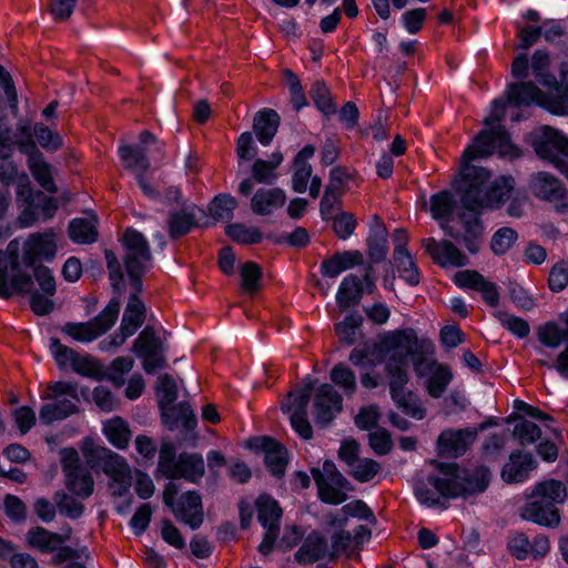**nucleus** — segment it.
Listing matches in <instances>:
<instances>
[{
    "label": "nucleus",
    "mask_w": 568,
    "mask_h": 568,
    "mask_svg": "<svg viewBox=\"0 0 568 568\" xmlns=\"http://www.w3.org/2000/svg\"><path fill=\"white\" fill-rule=\"evenodd\" d=\"M470 162L463 158L459 181L454 183V187L460 195L463 209L483 220L484 210H498L504 206L515 189V179L509 174H501L489 183L491 171Z\"/></svg>",
    "instance_id": "obj_1"
},
{
    "label": "nucleus",
    "mask_w": 568,
    "mask_h": 568,
    "mask_svg": "<svg viewBox=\"0 0 568 568\" xmlns=\"http://www.w3.org/2000/svg\"><path fill=\"white\" fill-rule=\"evenodd\" d=\"M509 105L508 95L495 98L490 102V113L483 121L485 129L474 138L473 145L467 146L463 158L467 161L487 159L497 154L499 159L515 161L523 156L519 145L515 144L509 130L501 124Z\"/></svg>",
    "instance_id": "obj_2"
},
{
    "label": "nucleus",
    "mask_w": 568,
    "mask_h": 568,
    "mask_svg": "<svg viewBox=\"0 0 568 568\" xmlns=\"http://www.w3.org/2000/svg\"><path fill=\"white\" fill-rule=\"evenodd\" d=\"M430 464L443 477L429 474L426 477L427 484L445 499H467L486 491L489 487L491 471L486 465H479L470 470L456 462L433 459Z\"/></svg>",
    "instance_id": "obj_3"
},
{
    "label": "nucleus",
    "mask_w": 568,
    "mask_h": 568,
    "mask_svg": "<svg viewBox=\"0 0 568 568\" xmlns=\"http://www.w3.org/2000/svg\"><path fill=\"white\" fill-rule=\"evenodd\" d=\"M432 352H420L419 346H416L417 351L410 353L407 348H399L397 352L393 351V355L389 361L385 364V372L388 377L389 395L394 404L403 414L415 418L416 420H423L426 417V408L422 405L418 395L408 389L406 386L409 382V375L406 369L408 358L415 355H434L435 345L432 342Z\"/></svg>",
    "instance_id": "obj_4"
},
{
    "label": "nucleus",
    "mask_w": 568,
    "mask_h": 568,
    "mask_svg": "<svg viewBox=\"0 0 568 568\" xmlns=\"http://www.w3.org/2000/svg\"><path fill=\"white\" fill-rule=\"evenodd\" d=\"M566 497V485L561 480L550 478L539 481L521 507L520 517L542 527L556 528L561 520L557 505L564 504Z\"/></svg>",
    "instance_id": "obj_5"
},
{
    "label": "nucleus",
    "mask_w": 568,
    "mask_h": 568,
    "mask_svg": "<svg viewBox=\"0 0 568 568\" xmlns=\"http://www.w3.org/2000/svg\"><path fill=\"white\" fill-rule=\"evenodd\" d=\"M121 243L124 248L123 266L132 290L130 294L141 297L143 278L151 270L153 260L149 241L142 232L129 226L123 232Z\"/></svg>",
    "instance_id": "obj_6"
},
{
    "label": "nucleus",
    "mask_w": 568,
    "mask_h": 568,
    "mask_svg": "<svg viewBox=\"0 0 568 568\" xmlns=\"http://www.w3.org/2000/svg\"><path fill=\"white\" fill-rule=\"evenodd\" d=\"M536 156L568 181V135L550 125H541L528 136Z\"/></svg>",
    "instance_id": "obj_7"
},
{
    "label": "nucleus",
    "mask_w": 568,
    "mask_h": 568,
    "mask_svg": "<svg viewBox=\"0 0 568 568\" xmlns=\"http://www.w3.org/2000/svg\"><path fill=\"white\" fill-rule=\"evenodd\" d=\"M104 260L113 296L105 307L91 318L94 326L101 332V336L110 331L116 323L121 310V296L126 291L124 272L116 254L112 250L106 248L104 251Z\"/></svg>",
    "instance_id": "obj_8"
},
{
    "label": "nucleus",
    "mask_w": 568,
    "mask_h": 568,
    "mask_svg": "<svg viewBox=\"0 0 568 568\" xmlns=\"http://www.w3.org/2000/svg\"><path fill=\"white\" fill-rule=\"evenodd\" d=\"M179 486L172 481L165 485L163 503L169 507L174 518L187 525L192 530L199 529L204 521L202 496L199 490H186L180 495Z\"/></svg>",
    "instance_id": "obj_9"
},
{
    "label": "nucleus",
    "mask_w": 568,
    "mask_h": 568,
    "mask_svg": "<svg viewBox=\"0 0 568 568\" xmlns=\"http://www.w3.org/2000/svg\"><path fill=\"white\" fill-rule=\"evenodd\" d=\"M88 463L103 462V471L110 478L111 495L114 498L130 494L132 486L131 468L126 459L118 453L106 448L94 447L83 450Z\"/></svg>",
    "instance_id": "obj_10"
},
{
    "label": "nucleus",
    "mask_w": 568,
    "mask_h": 568,
    "mask_svg": "<svg viewBox=\"0 0 568 568\" xmlns=\"http://www.w3.org/2000/svg\"><path fill=\"white\" fill-rule=\"evenodd\" d=\"M311 474L317 486L318 499L326 505L343 504L347 499V491L353 490L352 484L331 459L324 460L322 470L312 467Z\"/></svg>",
    "instance_id": "obj_11"
},
{
    "label": "nucleus",
    "mask_w": 568,
    "mask_h": 568,
    "mask_svg": "<svg viewBox=\"0 0 568 568\" xmlns=\"http://www.w3.org/2000/svg\"><path fill=\"white\" fill-rule=\"evenodd\" d=\"M214 223L206 211L197 204L184 200L179 209L170 210L166 219V232L171 241L189 235L194 229H209Z\"/></svg>",
    "instance_id": "obj_12"
},
{
    "label": "nucleus",
    "mask_w": 568,
    "mask_h": 568,
    "mask_svg": "<svg viewBox=\"0 0 568 568\" xmlns=\"http://www.w3.org/2000/svg\"><path fill=\"white\" fill-rule=\"evenodd\" d=\"M432 339L428 337H418L417 332L412 328H398L381 336L377 343L368 344L369 356H374L376 363L384 362L386 355L392 351L407 348L410 353L417 351L432 352Z\"/></svg>",
    "instance_id": "obj_13"
},
{
    "label": "nucleus",
    "mask_w": 568,
    "mask_h": 568,
    "mask_svg": "<svg viewBox=\"0 0 568 568\" xmlns=\"http://www.w3.org/2000/svg\"><path fill=\"white\" fill-rule=\"evenodd\" d=\"M55 234L52 230L31 234L22 248V263L36 275L38 267H47L42 262H51L57 255Z\"/></svg>",
    "instance_id": "obj_14"
},
{
    "label": "nucleus",
    "mask_w": 568,
    "mask_h": 568,
    "mask_svg": "<svg viewBox=\"0 0 568 568\" xmlns=\"http://www.w3.org/2000/svg\"><path fill=\"white\" fill-rule=\"evenodd\" d=\"M457 216L463 224L464 232L456 230L448 222H440V227L446 236L463 243L467 252L475 255L480 250V241L485 232L484 222L464 209L458 212Z\"/></svg>",
    "instance_id": "obj_15"
},
{
    "label": "nucleus",
    "mask_w": 568,
    "mask_h": 568,
    "mask_svg": "<svg viewBox=\"0 0 568 568\" xmlns=\"http://www.w3.org/2000/svg\"><path fill=\"white\" fill-rule=\"evenodd\" d=\"M477 437V429L446 428L442 430L435 443L437 456L445 459H456L464 456Z\"/></svg>",
    "instance_id": "obj_16"
},
{
    "label": "nucleus",
    "mask_w": 568,
    "mask_h": 568,
    "mask_svg": "<svg viewBox=\"0 0 568 568\" xmlns=\"http://www.w3.org/2000/svg\"><path fill=\"white\" fill-rule=\"evenodd\" d=\"M314 422L320 429H326L343 410V396L332 384H321L313 402Z\"/></svg>",
    "instance_id": "obj_17"
},
{
    "label": "nucleus",
    "mask_w": 568,
    "mask_h": 568,
    "mask_svg": "<svg viewBox=\"0 0 568 568\" xmlns=\"http://www.w3.org/2000/svg\"><path fill=\"white\" fill-rule=\"evenodd\" d=\"M248 447L264 454V464L275 478H282L288 464L287 448L271 436H257L248 440Z\"/></svg>",
    "instance_id": "obj_18"
},
{
    "label": "nucleus",
    "mask_w": 568,
    "mask_h": 568,
    "mask_svg": "<svg viewBox=\"0 0 568 568\" xmlns=\"http://www.w3.org/2000/svg\"><path fill=\"white\" fill-rule=\"evenodd\" d=\"M34 278L40 291L33 288L28 295L29 307L36 316H48L55 307L54 301L51 298L57 293L55 278L49 267H38Z\"/></svg>",
    "instance_id": "obj_19"
},
{
    "label": "nucleus",
    "mask_w": 568,
    "mask_h": 568,
    "mask_svg": "<svg viewBox=\"0 0 568 568\" xmlns=\"http://www.w3.org/2000/svg\"><path fill=\"white\" fill-rule=\"evenodd\" d=\"M507 550L513 558L519 561L539 560L549 552L550 544L545 535H537L530 540L527 534L513 531L507 538Z\"/></svg>",
    "instance_id": "obj_20"
},
{
    "label": "nucleus",
    "mask_w": 568,
    "mask_h": 568,
    "mask_svg": "<svg viewBox=\"0 0 568 568\" xmlns=\"http://www.w3.org/2000/svg\"><path fill=\"white\" fill-rule=\"evenodd\" d=\"M537 467L538 463L530 452L516 448L510 452L508 460L501 467L500 477L507 485L523 484Z\"/></svg>",
    "instance_id": "obj_21"
},
{
    "label": "nucleus",
    "mask_w": 568,
    "mask_h": 568,
    "mask_svg": "<svg viewBox=\"0 0 568 568\" xmlns=\"http://www.w3.org/2000/svg\"><path fill=\"white\" fill-rule=\"evenodd\" d=\"M425 250L433 262L443 267H464L469 263L468 257L452 241H437L434 237L425 240Z\"/></svg>",
    "instance_id": "obj_22"
},
{
    "label": "nucleus",
    "mask_w": 568,
    "mask_h": 568,
    "mask_svg": "<svg viewBox=\"0 0 568 568\" xmlns=\"http://www.w3.org/2000/svg\"><path fill=\"white\" fill-rule=\"evenodd\" d=\"M34 274L24 272L22 266L0 271V298L28 296L34 288Z\"/></svg>",
    "instance_id": "obj_23"
},
{
    "label": "nucleus",
    "mask_w": 568,
    "mask_h": 568,
    "mask_svg": "<svg viewBox=\"0 0 568 568\" xmlns=\"http://www.w3.org/2000/svg\"><path fill=\"white\" fill-rule=\"evenodd\" d=\"M366 246L369 263L386 262L389 252L388 231L384 221L377 214H374L369 221Z\"/></svg>",
    "instance_id": "obj_24"
},
{
    "label": "nucleus",
    "mask_w": 568,
    "mask_h": 568,
    "mask_svg": "<svg viewBox=\"0 0 568 568\" xmlns=\"http://www.w3.org/2000/svg\"><path fill=\"white\" fill-rule=\"evenodd\" d=\"M506 95L510 106L523 108L540 105L547 110V98L535 82L519 81L510 82L506 85Z\"/></svg>",
    "instance_id": "obj_25"
},
{
    "label": "nucleus",
    "mask_w": 568,
    "mask_h": 568,
    "mask_svg": "<svg viewBox=\"0 0 568 568\" xmlns=\"http://www.w3.org/2000/svg\"><path fill=\"white\" fill-rule=\"evenodd\" d=\"M528 186L535 197L546 202L564 200L567 195V189L561 181L547 171L532 173Z\"/></svg>",
    "instance_id": "obj_26"
},
{
    "label": "nucleus",
    "mask_w": 568,
    "mask_h": 568,
    "mask_svg": "<svg viewBox=\"0 0 568 568\" xmlns=\"http://www.w3.org/2000/svg\"><path fill=\"white\" fill-rule=\"evenodd\" d=\"M161 420L168 430L174 432L181 428L185 433L192 432L196 438L197 418L187 402L183 400L161 410Z\"/></svg>",
    "instance_id": "obj_27"
},
{
    "label": "nucleus",
    "mask_w": 568,
    "mask_h": 568,
    "mask_svg": "<svg viewBox=\"0 0 568 568\" xmlns=\"http://www.w3.org/2000/svg\"><path fill=\"white\" fill-rule=\"evenodd\" d=\"M328 557V542L320 530H312L304 536L302 545L294 554L295 561L308 566Z\"/></svg>",
    "instance_id": "obj_28"
},
{
    "label": "nucleus",
    "mask_w": 568,
    "mask_h": 568,
    "mask_svg": "<svg viewBox=\"0 0 568 568\" xmlns=\"http://www.w3.org/2000/svg\"><path fill=\"white\" fill-rule=\"evenodd\" d=\"M363 263L364 256L358 250L336 252L321 262L320 272L325 278H336L343 272L361 266Z\"/></svg>",
    "instance_id": "obj_29"
},
{
    "label": "nucleus",
    "mask_w": 568,
    "mask_h": 568,
    "mask_svg": "<svg viewBox=\"0 0 568 568\" xmlns=\"http://www.w3.org/2000/svg\"><path fill=\"white\" fill-rule=\"evenodd\" d=\"M286 203V193L281 187H260L251 197V210L254 214L266 216L282 209Z\"/></svg>",
    "instance_id": "obj_30"
},
{
    "label": "nucleus",
    "mask_w": 568,
    "mask_h": 568,
    "mask_svg": "<svg viewBox=\"0 0 568 568\" xmlns=\"http://www.w3.org/2000/svg\"><path fill=\"white\" fill-rule=\"evenodd\" d=\"M72 529L70 526L67 527L63 534L50 531L41 526H36L27 532L28 544L39 549L43 554L53 552L59 545L64 544L70 539Z\"/></svg>",
    "instance_id": "obj_31"
},
{
    "label": "nucleus",
    "mask_w": 568,
    "mask_h": 568,
    "mask_svg": "<svg viewBox=\"0 0 568 568\" xmlns=\"http://www.w3.org/2000/svg\"><path fill=\"white\" fill-rule=\"evenodd\" d=\"M281 124V116L271 108L260 109L253 118V131L257 141L267 146L272 143Z\"/></svg>",
    "instance_id": "obj_32"
},
{
    "label": "nucleus",
    "mask_w": 568,
    "mask_h": 568,
    "mask_svg": "<svg viewBox=\"0 0 568 568\" xmlns=\"http://www.w3.org/2000/svg\"><path fill=\"white\" fill-rule=\"evenodd\" d=\"M364 296V285L356 274L349 273L342 280L335 295L341 312L359 305Z\"/></svg>",
    "instance_id": "obj_33"
},
{
    "label": "nucleus",
    "mask_w": 568,
    "mask_h": 568,
    "mask_svg": "<svg viewBox=\"0 0 568 568\" xmlns=\"http://www.w3.org/2000/svg\"><path fill=\"white\" fill-rule=\"evenodd\" d=\"M205 474V464L200 453L182 452L179 454L174 479L183 478L189 483L199 484Z\"/></svg>",
    "instance_id": "obj_34"
},
{
    "label": "nucleus",
    "mask_w": 568,
    "mask_h": 568,
    "mask_svg": "<svg viewBox=\"0 0 568 568\" xmlns=\"http://www.w3.org/2000/svg\"><path fill=\"white\" fill-rule=\"evenodd\" d=\"M428 377L425 383L427 394L435 399L440 398L452 383L454 375L450 367L432 361L427 364Z\"/></svg>",
    "instance_id": "obj_35"
},
{
    "label": "nucleus",
    "mask_w": 568,
    "mask_h": 568,
    "mask_svg": "<svg viewBox=\"0 0 568 568\" xmlns=\"http://www.w3.org/2000/svg\"><path fill=\"white\" fill-rule=\"evenodd\" d=\"M145 320V303L141 297H136L135 294H130L120 324L122 326V331L135 334L142 327Z\"/></svg>",
    "instance_id": "obj_36"
},
{
    "label": "nucleus",
    "mask_w": 568,
    "mask_h": 568,
    "mask_svg": "<svg viewBox=\"0 0 568 568\" xmlns=\"http://www.w3.org/2000/svg\"><path fill=\"white\" fill-rule=\"evenodd\" d=\"M239 206V201L230 193H217L210 201L207 212L211 222H230L234 219V212Z\"/></svg>",
    "instance_id": "obj_37"
},
{
    "label": "nucleus",
    "mask_w": 568,
    "mask_h": 568,
    "mask_svg": "<svg viewBox=\"0 0 568 568\" xmlns=\"http://www.w3.org/2000/svg\"><path fill=\"white\" fill-rule=\"evenodd\" d=\"M364 324V317L353 310L344 318L334 324V332L343 345L352 346L356 343L357 334Z\"/></svg>",
    "instance_id": "obj_38"
},
{
    "label": "nucleus",
    "mask_w": 568,
    "mask_h": 568,
    "mask_svg": "<svg viewBox=\"0 0 568 568\" xmlns=\"http://www.w3.org/2000/svg\"><path fill=\"white\" fill-rule=\"evenodd\" d=\"M257 520L263 528L281 527L283 510L280 503L270 495H260L256 499Z\"/></svg>",
    "instance_id": "obj_39"
},
{
    "label": "nucleus",
    "mask_w": 568,
    "mask_h": 568,
    "mask_svg": "<svg viewBox=\"0 0 568 568\" xmlns=\"http://www.w3.org/2000/svg\"><path fill=\"white\" fill-rule=\"evenodd\" d=\"M68 236L75 244L90 245L98 241L99 231L93 221L74 217L69 222Z\"/></svg>",
    "instance_id": "obj_40"
},
{
    "label": "nucleus",
    "mask_w": 568,
    "mask_h": 568,
    "mask_svg": "<svg viewBox=\"0 0 568 568\" xmlns=\"http://www.w3.org/2000/svg\"><path fill=\"white\" fill-rule=\"evenodd\" d=\"M559 94H550L547 98V111L554 115H568V61H561L559 64Z\"/></svg>",
    "instance_id": "obj_41"
},
{
    "label": "nucleus",
    "mask_w": 568,
    "mask_h": 568,
    "mask_svg": "<svg viewBox=\"0 0 568 568\" xmlns=\"http://www.w3.org/2000/svg\"><path fill=\"white\" fill-rule=\"evenodd\" d=\"M432 217L439 222H449L457 206V202L450 190H440L429 199Z\"/></svg>",
    "instance_id": "obj_42"
},
{
    "label": "nucleus",
    "mask_w": 568,
    "mask_h": 568,
    "mask_svg": "<svg viewBox=\"0 0 568 568\" xmlns=\"http://www.w3.org/2000/svg\"><path fill=\"white\" fill-rule=\"evenodd\" d=\"M240 285L244 293L253 296L263 287V268L254 262L247 261L240 266Z\"/></svg>",
    "instance_id": "obj_43"
},
{
    "label": "nucleus",
    "mask_w": 568,
    "mask_h": 568,
    "mask_svg": "<svg viewBox=\"0 0 568 568\" xmlns=\"http://www.w3.org/2000/svg\"><path fill=\"white\" fill-rule=\"evenodd\" d=\"M118 154L128 170H139V173H146L151 168L146 150L134 144H123L118 149Z\"/></svg>",
    "instance_id": "obj_44"
},
{
    "label": "nucleus",
    "mask_w": 568,
    "mask_h": 568,
    "mask_svg": "<svg viewBox=\"0 0 568 568\" xmlns=\"http://www.w3.org/2000/svg\"><path fill=\"white\" fill-rule=\"evenodd\" d=\"M224 233L240 245H256L264 240V234L257 226H247L241 222L229 223Z\"/></svg>",
    "instance_id": "obj_45"
},
{
    "label": "nucleus",
    "mask_w": 568,
    "mask_h": 568,
    "mask_svg": "<svg viewBox=\"0 0 568 568\" xmlns=\"http://www.w3.org/2000/svg\"><path fill=\"white\" fill-rule=\"evenodd\" d=\"M310 97L316 110L326 119H329V116L337 112L336 103L334 102L329 88L324 80H316L312 83Z\"/></svg>",
    "instance_id": "obj_46"
},
{
    "label": "nucleus",
    "mask_w": 568,
    "mask_h": 568,
    "mask_svg": "<svg viewBox=\"0 0 568 568\" xmlns=\"http://www.w3.org/2000/svg\"><path fill=\"white\" fill-rule=\"evenodd\" d=\"M103 434L108 442L118 449L126 448L131 437L128 423L119 416L113 417L103 425Z\"/></svg>",
    "instance_id": "obj_47"
},
{
    "label": "nucleus",
    "mask_w": 568,
    "mask_h": 568,
    "mask_svg": "<svg viewBox=\"0 0 568 568\" xmlns=\"http://www.w3.org/2000/svg\"><path fill=\"white\" fill-rule=\"evenodd\" d=\"M329 378L347 397L354 396L357 390L356 375L345 363L334 365Z\"/></svg>",
    "instance_id": "obj_48"
},
{
    "label": "nucleus",
    "mask_w": 568,
    "mask_h": 568,
    "mask_svg": "<svg viewBox=\"0 0 568 568\" xmlns=\"http://www.w3.org/2000/svg\"><path fill=\"white\" fill-rule=\"evenodd\" d=\"M62 332L80 343H90L101 336V332L98 331L91 320L87 322H67Z\"/></svg>",
    "instance_id": "obj_49"
},
{
    "label": "nucleus",
    "mask_w": 568,
    "mask_h": 568,
    "mask_svg": "<svg viewBox=\"0 0 568 568\" xmlns=\"http://www.w3.org/2000/svg\"><path fill=\"white\" fill-rule=\"evenodd\" d=\"M75 478L65 477V486L68 490L82 498H89L94 490V479L92 474L85 468H82V471H75Z\"/></svg>",
    "instance_id": "obj_50"
},
{
    "label": "nucleus",
    "mask_w": 568,
    "mask_h": 568,
    "mask_svg": "<svg viewBox=\"0 0 568 568\" xmlns=\"http://www.w3.org/2000/svg\"><path fill=\"white\" fill-rule=\"evenodd\" d=\"M494 315L500 325L515 337L524 339L529 336L530 325L525 318L510 314L506 311H497Z\"/></svg>",
    "instance_id": "obj_51"
},
{
    "label": "nucleus",
    "mask_w": 568,
    "mask_h": 568,
    "mask_svg": "<svg viewBox=\"0 0 568 568\" xmlns=\"http://www.w3.org/2000/svg\"><path fill=\"white\" fill-rule=\"evenodd\" d=\"M33 134L37 143L48 152H57L63 146L64 141L62 135L41 122L34 123Z\"/></svg>",
    "instance_id": "obj_52"
},
{
    "label": "nucleus",
    "mask_w": 568,
    "mask_h": 568,
    "mask_svg": "<svg viewBox=\"0 0 568 568\" xmlns=\"http://www.w3.org/2000/svg\"><path fill=\"white\" fill-rule=\"evenodd\" d=\"M33 179L48 192H55L57 185L52 175V166L41 156L27 164Z\"/></svg>",
    "instance_id": "obj_53"
},
{
    "label": "nucleus",
    "mask_w": 568,
    "mask_h": 568,
    "mask_svg": "<svg viewBox=\"0 0 568 568\" xmlns=\"http://www.w3.org/2000/svg\"><path fill=\"white\" fill-rule=\"evenodd\" d=\"M541 428L536 423L526 418H521V422L516 423L513 429V438L521 447L536 444L541 439Z\"/></svg>",
    "instance_id": "obj_54"
},
{
    "label": "nucleus",
    "mask_w": 568,
    "mask_h": 568,
    "mask_svg": "<svg viewBox=\"0 0 568 568\" xmlns=\"http://www.w3.org/2000/svg\"><path fill=\"white\" fill-rule=\"evenodd\" d=\"M518 233L509 226L499 227L491 236L490 248L496 256L505 255L517 242Z\"/></svg>",
    "instance_id": "obj_55"
},
{
    "label": "nucleus",
    "mask_w": 568,
    "mask_h": 568,
    "mask_svg": "<svg viewBox=\"0 0 568 568\" xmlns=\"http://www.w3.org/2000/svg\"><path fill=\"white\" fill-rule=\"evenodd\" d=\"M71 368L74 373L84 377L95 379L103 378L102 364L91 356H82L75 352V356H73Z\"/></svg>",
    "instance_id": "obj_56"
},
{
    "label": "nucleus",
    "mask_w": 568,
    "mask_h": 568,
    "mask_svg": "<svg viewBox=\"0 0 568 568\" xmlns=\"http://www.w3.org/2000/svg\"><path fill=\"white\" fill-rule=\"evenodd\" d=\"M284 75L286 87L290 92V102L293 109L300 112L302 109L308 106V101L306 99L304 88L298 77L291 69H286L284 71Z\"/></svg>",
    "instance_id": "obj_57"
},
{
    "label": "nucleus",
    "mask_w": 568,
    "mask_h": 568,
    "mask_svg": "<svg viewBox=\"0 0 568 568\" xmlns=\"http://www.w3.org/2000/svg\"><path fill=\"white\" fill-rule=\"evenodd\" d=\"M54 500L60 514L69 519L77 520L84 514V505L62 490L54 494Z\"/></svg>",
    "instance_id": "obj_58"
},
{
    "label": "nucleus",
    "mask_w": 568,
    "mask_h": 568,
    "mask_svg": "<svg viewBox=\"0 0 568 568\" xmlns=\"http://www.w3.org/2000/svg\"><path fill=\"white\" fill-rule=\"evenodd\" d=\"M165 345L161 337L156 334L153 326H145L138 337L133 341L131 352L132 353H148L160 348Z\"/></svg>",
    "instance_id": "obj_59"
},
{
    "label": "nucleus",
    "mask_w": 568,
    "mask_h": 568,
    "mask_svg": "<svg viewBox=\"0 0 568 568\" xmlns=\"http://www.w3.org/2000/svg\"><path fill=\"white\" fill-rule=\"evenodd\" d=\"M133 354L142 359V367L148 375H154L158 371L164 369L168 366L165 345L148 353Z\"/></svg>",
    "instance_id": "obj_60"
},
{
    "label": "nucleus",
    "mask_w": 568,
    "mask_h": 568,
    "mask_svg": "<svg viewBox=\"0 0 568 568\" xmlns=\"http://www.w3.org/2000/svg\"><path fill=\"white\" fill-rule=\"evenodd\" d=\"M332 220V230L337 239L342 241L348 240L357 227L355 215L347 211L337 213Z\"/></svg>",
    "instance_id": "obj_61"
},
{
    "label": "nucleus",
    "mask_w": 568,
    "mask_h": 568,
    "mask_svg": "<svg viewBox=\"0 0 568 568\" xmlns=\"http://www.w3.org/2000/svg\"><path fill=\"white\" fill-rule=\"evenodd\" d=\"M394 264L399 273V277L408 285V286H417L420 282V271L413 260V256L408 254V256H399V260H393Z\"/></svg>",
    "instance_id": "obj_62"
},
{
    "label": "nucleus",
    "mask_w": 568,
    "mask_h": 568,
    "mask_svg": "<svg viewBox=\"0 0 568 568\" xmlns=\"http://www.w3.org/2000/svg\"><path fill=\"white\" fill-rule=\"evenodd\" d=\"M381 470V464L372 458H359L348 471L357 483L371 481Z\"/></svg>",
    "instance_id": "obj_63"
},
{
    "label": "nucleus",
    "mask_w": 568,
    "mask_h": 568,
    "mask_svg": "<svg viewBox=\"0 0 568 568\" xmlns=\"http://www.w3.org/2000/svg\"><path fill=\"white\" fill-rule=\"evenodd\" d=\"M179 455H176L175 446L170 443H163L160 447L159 452V469L169 479H174V471L178 466Z\"/></svg>",
    "instance_id": "obj_64"
}]
</instances>
